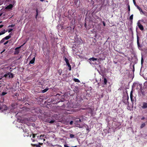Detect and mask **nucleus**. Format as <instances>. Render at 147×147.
<instances>
[{
	"label": "nucleus",
	"instance_id": "nucleus-52",
	"mask_svg": "<svg viewBox=\"0 0 147 147\" xmlns=\"http://www.w3.org/2000/svg\"><path fill=\"white\" fill-rule=\"evenodd\" d=\"M82 109L83 110H85V108H82Z\"/></svg>",
	"mask_w": 147,
	"mask_h": 147
},
{
	"label": "nucleus",
	"instance_id": "nucleus-16",
	"mask_svg": "<svg viewBox=\"0 0 147 147\" xmlns=\"http://www.w3.org/2000/svg\"><path fill=\"white\" fill-rule=\"evenodd\" d=\"M133 15L132 14L131 15V16H130L129 17V20H131V22L132 23V20L133 19Z\"/></svg>",
	"mask_w": 147,
	"mask_h": 147
},
{
	"label": "nucleus",
	"instance_id": "nucleus-39",
	"mask_svg": "<svg viewBox=\"0 0 147 147\" xmlns=\"http://www.w3.org/2000/svg\"><path fill=\"white\" fill-rule=\"evenodd\" d=\"M4 34V32H0V36L2 34Z\"/></svg>",
	"mask_w": 147,
	"mask_h": 147
},
{
	"label": "nucleus",
	"instance_id": "nucleus-44",
	"mask_svg": "<svg viewBox=\"0 0 147 147\" xmlns=\"http://www.w3.org/2000/svg\"><path fill=\"white\" fill-rule=\"evenodd\" d=\"M3 26V25H0V28H2Z\"/></svg>",
	"mask_w": 147,
	"mask_h": 147
},
{
	"label": "nucleus",
	"instance_id": "nucleus-22",
	"mask_svg": "<svg viewBox=\"0 0 147 147\" xmlns=\"http://www.w3.org/2000/svg\"><path fill=\"white\" fill-rule=\"evenodd\" d=\"M107 82V80L106 78H104V84H106Z\"/></svg>",
	"mask_w": 147,
	"mask_h": 147
},
{
	"label": "nucleus",
	"instance_id": "nucleus-2",
	"mask_svg": "<svg viewBox=\"0 0 147 147\" xmlns=\"http://www.w3.org/2000/svg\"><path fill=\"white\" fill-rule=\"evenodd\" d=\"M129 96H124L122 100L123 102H124L125 105H128L129 102L128 101Z\"/></svg>",
	"mask_w": 147,
	"mask_h": 147
},
{
	"label": "nucleus",
	"instance_id": "nucleus-59",
	"mask_svg": "<svg viewBox=\"0 0 147 147\" xmlns=\"http://www.w3.org/2000/svg\"><path fill=\"white\" fill-rule=\"evenodd\" d=\"M76 2H78L77 0Z\"/></svg>",
	"mask_w": 147,
	"mask_h": 147
},
{
	"label": "nucleus",
	"instance_id": "nucleus-7",
	"mask_svg": "<svg viewBox=\"0 0 147 147\" xmlns=\"http://www.w3.org/2000/svg\"><path fill=\"white\" fill-rule=\"evenodd\" d=\"M20 47H17L15 48V51L14 52L15 54H18L19 53L20 51L19 49L20 48Z\"/></svg>",
	"mask_w": 147,
	"mask_h": 147
},
{
	"label": "nucleus",
	"instance_id": "nucleus-55",
	"mask_svg": "<svg viewBox=\"0 0 147 147\" xmlns=\"http://www.w3.org/2000/svg\"><path fill=\"white\" fill-rule=\"evenodd\" d=\"M142 22H143L144 20H141Z\"/></svg>",
	"mask_w": 147,
	"mask_h": 147
},
{
	"label": "nucleus",
	"instance_id": "nucleus-8",
	"mask_svg": "<svg viewBox=\"0 0 147 147\" xmlns=\"http://www.w3.org/2000/svg\"><path fill=\"white\" fill-rule=\"evenodd\" d=\"M13 5L11 4H10L8 5L5 8V9H11L13 7Z\"/></svg>",
	"mask_w": 147,
	"mask_h": 147
},
{
	"label": "nucleus",
	"instance_id": "nucleus-32",
	"mask_svg": "<svg viewBox=\"0 0 147 147\" xmlns=\"http://www.w3.org/2000/svg\"><path fill=\"white\" fill-rule=\"evenodd\" d=\"M132 91H131L130 93V97H131L132 96H133V94H132Z\"/></svg>",
	"mask_w": 147,
	"mask_h": 147
},
{
	"label": "nucleus",
	"instance_id": "nucleus-13",
	"mask_svg": "<svg viewBox=\"0 0 147 147\" xmlns=\"http://www.w3.org/2000/svg\"><path fill=\"white\" fill-rule=\"evenodd\" d=\"M31 145L34 146H36V147H40V146L39 144H31Z\"/></svg>",
	"mask_w": 147,
	"mask_h": 147
},
{
	"label": "nucleus",
	"instance_id": "nucleus-5",
	"mask_svg": "<svg viewBox=\"0 0 147 147\" xmlns=\"http://www.w3.org/2000/svg\"><path fill=\"white\" fill-rule=\"evenodd\" d=\"M7 108L6 105H3L2 104V105H0V110H2V111H5L7 110Z\"/></svg>",
	"mask_w": 147,
	"mask_h": 147
},
{
	"label": "nucleus",
	"instance_id": "nucleus-12",
	"mask_svg": "<svg viewBox=\"0 0 147 147\" xmlns=\"http://www.w3.org/2000/svg\"><path fill=\"white\" fill-rule=\"evenodd\" d=\"M97 59V58H96L94 57H92L89 59L90 61H96Z\"/></svg>",
	"mask_w": 147,
	"mask_h": 147
},
{
	"label": "nucleus",
	"instance_id": "nucleus-57",
	"mask_svg": "<svg viewBox=\"0 0 147 147\" xmlns=\"http://www.w3.org/2000/svg\"><path fill=\"white\" fill-rule=\"evenodd\" d=\"M66 113H67L66 112Z\"/></svg>",
	"mask_w": 147,
	"mask_h": 147
},
{
	"label": "nucleus",
	"instance_id": "nucleus-23",
	"mask_svg": "<svg viewBox=\"0 0 147 147\" xmlns=\"http://www.w3.org/2000/svg\"><path fill=\"white\" fill-rule=\"evenodd\" d=\"M64 60L66 62L67 64L69 63V62L68 60L65 57L64 59Z\"/></svg>",
	"mask_w": 147,
	"mask_h": 147
},
{
	"label": "nucleus",
	"instance_id": "nucleus-9",
	"mask_svg": "<svg viewBox=\"0 0 147 147\" xmlns=\"http://www.w3.org/2000/svg\"><path fill=\"white\" fill-rule=\"evenodd\" d=\"M137 44L138 46V47H141V46H140V44L139 41V37L138 36V35H137Z\"/></svg>",
	"mask_w": 147,
	"mask_h": 147
},
{
	"label": "nucleus",
	"instance_id": "nucleus-60",
	"mask_svg": "<svg viewBox=\"0 0 147 147\" xmlns=\"http://www.w3.org/2000/svg\"><path fill=\"white\" fill-rule=\"evenodd\" d=\"M115 63H117V62H116Z\"/></svg>",
	"mask_w": 147,
	"mask_h": 147
},
{
	"label": "nucleus",
	"instance_id": "nucleus-20",
	"mask_svg": "<svg viewBox=\"0 0 147 147\" xmlns=\"http://www.w3.org/2000/svg\"><path fill=\"white\" fill-rule=\"evenodd\" d=\"M67 65L69 67V70L71 71V65H70V64L69 63H68L67 64Z\"/></svg>",
	"mask_w": 147,
	"mask_h": 147
},
{
	"label": "nucleus",
	"instance_id": "nucleus-42",
	"mask_svg": "<svg viewBox=\"0 0 147 147\" xmlns=\"http://www.w3.org/2000/svg\"><path fill=\"white\" fill-rule=\"evenodd\" d=\"M130 99H131V101L132 102V101H133V100H132L133 96H132L131 97H130Z\"/></svg>",
	"mask_w": 147,
	"mask_h": 147
},
{
	"label": "nucleus",
	"instance_id": "nucleus-30",
	"mask_svg": "<svg viewBox=\"0 0 147 147\" xmlns=\"http://www.w3.org/2000/svg\"><path fill=\"white\" fill-rule=\"evenodd\" d=\"M78 119H76L75 121L76 122V124H78V123H79V121L78 120Z\"/></svg>",
	"mask_w": 147,
	"mask_h": 147
},
{
	"label": "nucleus",
	"instance_id": "nucleus-14",
	"mask_svg": "<svg viewBox=\"0 0 147 147\" xmlns=\"http://www.w3.org/2000/svg\"><path fill=\"white\" fill-rule=\"evenodd\" d=\"M49 88H46L45 89L42 90V92L43 93H44L46 92L47 91L49 90Z\"/></svg>",
	"mask_w": 147,
	"mask_h": 147
},
{
	"label": "nucleus",
	"instance_id": "nucleus-26",
	"mask_svg": "<svg viewBox=\"0 0 147 147\" xmlns=\"http://www.w3.org/2000/svg\"><path fill=\"white\" fill-rule=\"evenodd\" d=\"M7 94V92H2L1 95L4 96Z\"/></svg>",
	"mask_w": 147,
	"mask_h": 147
},
{
	"label": "nucleus",
	"instance_id": "nucleus-21",
	"mask_svg": "<svg viewBox=\"0 0 147 147\" xmlns=\"http://www.w3.org/2000/svg\"><path fill=\"white\" fill-rule=\"evenodd\" d=\"M74 80L76 82H78L79 83L80 82V81L77 78H74Z\"/></svg>",
	"mask_w": 147,
	"mask_h": 147
},
{
	"label": "nucleus",
	"instance_id": "nucleus-10",
	"mask_svg": "<svg viewBox=\"0 0 147 147\" xmlns=\"http://www.w3.org/2000/svg\"><path fill=\"white\" fill-rule=\"evenodd\" d=\"M36 134H32V138L31 139V140L33 142H34L36 141V140L34 139V138L36 136Z\"/></svg>",
	"mask_w": 147,
	"mask_h": 147
},
{
	"label": "nucleus",
	"instance_id": "nucleus-50",
	"mask_svg": "<svg viewBox=\"0 0 147 147\" xmlns=\"http://www.w3.org/2000/svg\"><path fill=\"white\" fill-rule=\"evenodd\" d=\"M44 0H40L41 1H43Z\"/></svg>",
	"mask_w": 147,
	"mask_h": 147
},
{
	"label": "nucleus",
	"instance_id": "nucleus-41",
	"mask_svg": "<svg viewBox=\"0 0 147 147\" xmlns=\"http://www.w3.org/2000/svg\"><path fill=\"white\" fill-rule=\"evenodd\" d=\"M143 59L142 58V59H141V61L142 64L143 63Z\"/></svg>",
	"mask_w": 147,
	"mask_h": 147
},
{
	"label": "nucleus",
	"instance_id": "nucleus-58",
	"mask_svg": "<svg viewBox=\"0 0 147 147\" xmlns=\"http://www.w3.org/2000/svg\"><path fill=\"white\" fill-rule=\"evenodd\" d=\"M59 147H61V146H60Z\"/></svg>",
	"mask_w": 147,
	"mask_h": 147
},
{
	"label": "nucleus",
	"instance_id": "nucleus-35",
	"mask_svg": "<svg viewBox=\"0 0 147 147\" xmlns=\"http://www.w3.org/2000/svg\"><path fill=\"white\" fill-rule=\"evenodd\" d=\"M73 121H71L70 122V123H69V125H72L73 124Z\"/></svg>",
	"mask_w": 147,
	"mask_h": 147
},
{
	"label": "nucleus",
	"instance_id": "nucleus-48",
	"mask_svg": "<svg viewBox=\"0 0 147 147\" xmlns=\"http://www.w3.org/2000/svg\"><path fill=\"white\" fill-rule=\"evenodd\" d=\"M84 26L85 27V28H86L87 24L86 23H85V24Z\"/></svg>",
	"mask_w": 147,
	"mask_h": 147
},
{
	"label": "nucleus",
	"instance_id": "nucleus-19",
	"mask_svg": "<svg viewBox=\"0 0 147 147\" xmlns=\"http://www.w3.org/2000/svg\"><path fill=\"white\" fill-rule=\"evenodd\" d=\"M62 72V70L61 69H59L58 71V73L59 75H61Z\"/></svg>",
	"mask_w": 147,
	"mask_h": 147
},
{
	"label": "nucleus",
	"instance_id": "nucleus-51",
	"mask_svg": "<svg viewBox=\"0 0 147 147\" xmlns=\"http://www.w3.org/2000/svg\"><path fill=\"white\" fill-rule=\"evenodd\" d=\"M11 33H10V34H9V35H10V36H11Z\"/></svg>",
	"mask_w": 147,
	"mask_h": 147
},
{
	"label": "nucleus",
	"instance_id": "nucleus-45",
	"mask_svg": "<svg viewBox=\"0 0 147 147\" xmlns=\"http://www.w3.org/2000/svg\"><path fill=\"white\" fill-rule=\"evenodd\" d=\"M3 31V32H4L5 34V32H7V30H6V31H5V30H4Z\"/></svg>",
	"mask_w": 147,
	"mask_h": 147
},
{
	"label": "nucleus",
	"instance_id": "nucleus-27",
	"mask_svg": "<svg viewBox=\"0 0 147 147\" xmlns=\"http://www.w3.org/2000/svg\"><path fill=\"white\" fill-rule=\"evenodd\" d=\"M38 9H36V18H37V17L38 15Z\"/></svg>",
	"mask_w": 147,
	"mask_h": 147
},
{
	"label": "nucleus",
	"instance_id": "nucleus-17",
	"mask_svg": "<svg viewBox=\"0 0 147 147\" xmlns=\"http://www.w3.org/2000/svg\"><path fill=\"white\" fill-rule=\"evenodd\" d=\"M137 8L139 10L140 12L143 13V11L142 9L138 6H137Z\"/></svg>",
	"mask_w": 147,
	"mask_h": 147
},
{
	"label": "nucleus",
	"instance_id": "nucleus-33",
	"mask_svg": "<svg viewBox=\"0 0 147 147\" xmlns=\"http://www.w3.org/2000/svg\"><path fill=\"white\" fill-rule=\"evenodd\" d=\"M128 11H130V6H129V5H128Z\"/></svg>",
	"mask_w": 147,
	"mask_h": 147
},
{
	"label": "nucleus",
	"instance_id": "nucleus-11",
	"mask_svg": "<svg viewBox=\"0 0 147 147\" xmlns=\"http://www.w3.org/2000/svg\"><path fill=\"white\" fill-rule=\"evenodd\" d=\"M35 60V57H34L30 61L29 63V64H32L34 63V61Z\"/></svg>",
	"mask_w": 147,
	"mask_h": 147
},
{
	"label": "nucleus",
	"instance_id": "nucleus-15",
	"mask_svg": "<svg viewBox=\"0 0 147 147\" xmlns=\"http://www.w3.org/2000/svg\"><path fill=\"white\" fill-rule=\"evenodd\" d=\"M46 121L47 122H49L50 123H54L55 121V120H52L51 121H49V120H47Z\"/></svg>",
	"mask_w": 147,
	"mask_h": 147
},
{
	"label": "nucleus",
	"instance_id": "nucleus-46",
	"mask_svg": "<svg viewBox=\"0 0 147 147\" xmlns=\"http://www.w3.org/2000/svg\"><path fill=\"white\" fill-rule=\"evenodd\" d=\"M38 144L40 145H42L43 143H38Z\"/></svg>",
	"mask_w": 147,
	"mask_h": 147
},
{
	"label": "nucleus",
	"instance_id": "nucleus-28",
	"mask_svg": "<svg viewBox=\"0 0 147 147\" xmlns=\"http://www.w3.org/2000/svg\"><path fill=\"white\" fill-rule=\"evenodd\" d=\"M15 26V24H11V25H9L8 26V27H13L14 26Z\"/></svg>",
	"mask_w": 147,
	"mask_h": 147
},
{
	"label": "nucleus",
	"instance_id": "nucleus-18",
	"mask_svg": "<svg viewBox=\"0 0 147 147\" xmlns=\"http://www.w3.org/2000/svg\"><path fill=\"white\" fill-rule=\"evenodd\" d=\"M11 37V36L10 35H8L6 36L4 38V39H5V40H8Z\"/></svg>",
	"mask_w": 147,
	"mask_h": 147
},
{
	"label": "nucleus",
	"instance_id": "nucleus-1",
	"mask_svg": "<svg viewBox=\"0 0 147 147\" xmlns=\"http://www.w3.org/2000/svg\"><path fill=\"white\" fill-rule=\"evenodd\" d=\"M22 129L23 130V132H24V136L28 137L29 136L31 137V134L28 132V130L25 127H22Z\"/></svg>",
	"mask_w": 147,
	"mask_h": 147
},
{
	"label": "nucleus",
	"instance_id": "nucleus-6",
	"mask_svg": "<svg viewBox=\"0 0 147 147\" xmlns=\"http://www.w3.org/2000/svg\"><path fill=\"white\" fill-rule=\"evenodd\" d=\"M140 21H139L137 23V25L138 26L139 29L142 31H143L144 30V27L143 26L140 24L139 22Z\"/></svg>",
	"mask_w": 147,
	"mask_h": 147
},
{
	"label": "nucleus",
	"instance_id": "nucleus-24",
	"mask_svg": "<svg viewBox=\"0 0 147 147\" xmlns=\"http://www.w3.org/2000/svg\"><path fill=\"white\" fill-rule=\"evenodd\" d=\"M145 125H146L144 123H142L140 126V128H143L145 126Z\"/></svg>",
	"mask_w": 147,
	"mask_h": 147
},
{
	"label": "nucleus",
	"instance_id": "nucleus-31",
	"mask_svg": "<svg viewBox=\"0 0 147 147\" xmlns=\"http://www.w3.org/2000/svg\"><path fill=\"white\" fill-rule=\"evenodd\" d=\"M45 135H41L40 136V139H42V137H43Z\"/></svg>",
	"mask_w": 147,
	"mask_h": 147
},
{
	"label": "nucleus",
	"instance_id": "nucleus-54",
	"mask_svg": "<svg viewBox=\"0 0 147 147\" xmlns=\"http://www.w3.org/2000/svg\"><path fill=\"white\" fill-rule=\"evenodd\" d=\"M129 13H130V11H128V13L129 15Z\"/></svg>",
	"mask_w": 147,
	"mask_h": 147
},
{
	"label": "nucleus",
	"instance_id": "nucleus-4",
	"mask_svg": "<svg viewBox=\"0 0 147 147\" xmlns=\"http://www.w3.org/2000/svg\"><path fill=\"white\" fill-rule=\"evenodd\" d=\"M142 109H146L147 108V102H143L142 103L141 105H140Z\"/></svg>",
	"mask_w": 147,
	"mask_h": 147
},
{
	"label": "nucleus",
	"instance_id": "nucleus-25",
	"mask_svg": "<svg viewBox=\"0 0 147 147\" xmlns=\"http://www.w3.org/2000/svg\"><path fill=\"white\" fill-rule=\"evenodd\" d=\"M70 137L71 138H73L74 137V135L72 134H70Z\"/></svg>",
	"mask_w": 147,
	"mask_h": 147
},
{
	"label": "nucleus",
	"instance_id": "nucleus-53",
	"mask_svg": "<svg viewBox=\"0 0 147 147\" xmlns=\"http://www.w3.org/2000/svg\"><path fill=\"white\" fill-rule=\"evenodd\" d=\"M2 13H1V14H0V17L1 16V15H2Z\"/></svg>",
	"mask_w": 147,
	"mask_h": 147
},
{
	"label": "nucleus",
	"instance_id": "nucleus-56",
	"mask_svg": "<svg viewBox=\"0 0 147 147\" xmlns=\"http://www.w3.org/2000/svg\"><path fill=\"white\" fill-rule=\"evenodd\" d=\"M1 22H0V23H1Z\"/></svg>",
	"mask_w": 147,
	"mask_h": 147
},
{
	"label": "nucleus",
	"instance_id": "nucleus-3",
	"mask_svg": "<svg viewBox=\"0 0 147 147\" xmlns=\"http://www.w3.org/2000/svg\"><path fill=\"white\" fill-rule=\"evenodd\" d=\"M4 76L5 78L8 77L9 78H13L14 77V75L12 73L8 72L7 73L4 74Z\"/></svg>",
	"mask_w": 147,
	"mask_h": 147
},
{
	"label": "nucleus",
	"instance_id": "nucleus-43",
	"mask_svg": "<svg viewBox=\"0 0 147 147\" xmlns=\"http://www.w3.org/2000/svg\"><path fill=\"white\" fill-rule=\"evenodd\" d=\"M133 2L134 3V4H136V1H135V0H133Z\"/></svg>",
	"mask_w": 147,
	"mask_h": 147
},
{
	"label": "nucleus",
	"instance_id": "nucleus-34",
	"mask_svg": "<svg viewBox=\"0 0 147 147\" xmlns=\"http://www.w3.org/2000/svg\"><path fill=\"white\" fill-rule=\"evenodd\" d=\"M8 42H9V41L8 40L7 41L5 42L4 43V45H6L8 43Z\"/></svg>",
	"mask_w": 147,
	"mask_h": 147
},
{
	"label": "nucleus",
	"instance_id": "nucleus-29",
	"mask_svg": "<svg viewBox=\"0 0 147 147\" xmlns=\"http://www.w3.org/2000/svg\"><path fill=\"white\" fill-rule=\"evenodd\" d=\"M5 39H4V38H3L0 41V43H3V42L4 41H5Z\"/></svg>",
	"mask_w": 147,
	"mask_h": 147
},
{
	"label": "nucleus",
	"instance_id": "nucleus-49",
	"mask_svg": "<svg viewBox=\"0 0 147 147\" xmlns=\"http://www.w3.org/2000/svg\"><path fill=\"white\" fill-rule=\"evenodd\" d=\"M5 49H4L1 52V53H2L3 52L5 51Z\"/></svg>",
	"mask_w": 147,
	"mask_h": 147
},
{
	"label": "nucleus",
	"instance_id": "nucleus-47",
	"mask_svg": "<svg viewBox=\"0 0 147 147\" xmlns=\"http://www.w3.org/2000/svg\"><path fill=\"white\" fill-rule=\"evenodd\" d=\"M143 14H144V15L146 16H147V15L146 14V13H144V12H143V13H142Z\"/></svg>",
	"mask_w": 147,
	"mask_h": 147
},
{
	"label": "nucleus",
	"instance_id": "nucleus-37",
	"mask_svg": "<svg viewBox=\"0 0 147 147\" xmlns=\"http://www.w3.org/2000/svg\"><path fill=\"white\" fill-rule=\"evenodd\" d=\"M102 23H103V25L104 26H105V23L104 22V21H103L102 22Z\"/></svg>",
	"mask_w": 147,
	"mask_h": 147
},
{
	"label": "nucleus",
	"instance_id": "nucleus-38",
	"mask_svg": "<svg viewBox=\"0 0 147 147\" xmlns=\"http://www.w3.org/2000/svg\"><path fill=\"white\" fill-rule=\"evenodd\" d=\"M78 120L79 121V123H80L81 121V120L80 119H78Z\"/></svg>",
	"mask_w": 147,
	"mask_h": 147
},
{
	"label": "nucleus",
	"instance_id": "nucleus-36",
	"mask_svg": "<svg viewBox=\"0 0 147 147\" xmlns=\"http://www.w3.org/2000/svg\"><path fill=\"white\" fill-rule=\"evenodd\" d=\"M13 30V29H9L8 30V32H11L12 30Z\"/></svg>",
	"mask_w": 147,
	"mask_h": 147
},
{
	"label": "nucleus",
	"instance_id": "nucleus-40",
	"mask_svg": "<svg viewBox=\"0 0 147 147\" xmlns=\"http://www.w3.org/2000/svg\"><path fill=\"white\" fill-rule=\"evenodd\" d=\"M145 118L144 117H142L141 118V119L142 120H144V119H145Z\"/></svg>",
	"mask_w": 147,
	"mask_h": 147
}]
</instances>
